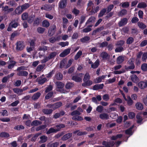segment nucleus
Here are the masks:
<instances>
[{"instance_id": "18", "label": "nucleus", "mask_w": 147, "mask_h": 147, "mask_svg": "<svg viewBox=\"0 0 147 147\" xmlns=\"http://www.w3.org/2000/svg\"><path fill=\"white\" fill-rule=\"evenodd\" d=\"M99 63V61L98 60H97L94 63H92L91 67L93 68H96L98 67Z\"/></svg>"}, {"instance_id": "1", "label": "nucleus", "mask_w": 147, "mask_h": 147, "mask_svg": "<svg viewBox=\"0 0 147 147\" xmlns=\"http://www.w3.org/2000/svg\"><path fill=\"white\" fill-rule=\"evenodd\" d=\"M121 94L125 100L127 101V105L129 106L132 105L134 103V102L131 98L130 96L129 95H127L126 98L125 95L122 92H121Z\"/></svg>"}, {"instance_id": "25", "label": "nucleus", "mask_w": 147, "mask_h": 147, "mask_svg": "<svg viewBox=\"0 0 147 147\" xmlns=\"http://www.w3.org/2000/svg\"><path fill=\"white\" fill-rule=\"evenodd\" d=\"M17 74L19 76H26L28 75V73L25 71H20L17 73Z\"/></svg>"}, {"instance_id": "23", "label": "nucleus", "mask_w": 147, "mask_h": 147, "mask_svg": "<svg viewBox=\"0 0 147 147\" xmlns=\"http://www.w3.org/2000/svg\"><path fill=\"white\" fill-rule=\"evenodd\" d=\"M72 119L74 120L79 121H82L83 120V118L79 116H75L72 117Z\"/></svg>"}, {"instance_id": "33", "label": "nucleus", "mask_w": 147, "mask_h": 147, "mask_svg": "<svg viewBox=\"0 0 147 147\" xmlns=\"http://www.w3.org/2000/svg\"><path fill=\"white\" fill-rule=\"evenodd\" d=\"M57 132L56 129L51 127L47 131L46 133L47 134H50L52 133H56Z\"/></svg>"}, {"instance_id": "7", "label": "nucleus", "mask_w": 147, "mask_h": 147, "mask_svg": "<svg viewBox=\"0 0 147 147\" xmlns=\"http://www.w3.org/2000/svg\"><path fill=\"white\" fill-rule=\"evenodd\" d=\"M70 51V49H67L65 50L63 52L61 53L59 55L60 57H63L69 54Z\"/></svg>"}, {"instance_id": "55", "label": "nucleus", "mask_w": 147, "mask_h": 147, "mask_svg": "<svg viewBox=\"0 0 147 147\" xmlns=\"http://www.w3.org/2000/svg\"><path fill=\"white\" fill-rule=\"evenodd\" d=\"M30 6V5L28 3L22 5L21 7L23 11L27 9Z\"/></svg>"}, {"instance_id": "58", "label": "nucleus", "mask_w": 147, "mask_h": 147, "mask_svg": "<svg viewBox=\"0 0 147 147\" xmlns=\"http://www.w3.org/2000/svg\"><path fill=\"white\" fill-rule=\"evenodd\" d=\"M147 59V52L144 53L142 55V59L143 61H145Z\"/></svg>"}, {"instance_id": "44", "label": "nucleus", "mask_w": 147, "mask_h": 147, "mask_svg": "<svg viewBox=\"0 0 147 147\" xmlns=\"http://www.w3.org/2000/svg\"><path fill=\"white\" fill-rule=\"evenodd\" d=\"M41 124V122L39 121L35 120L33 121L31 123V125L32 126H37Z\"/></svg>"}, {"instance_id": "27", "label": "nucleus", "mask_w": 147, "mask_h": 147, "mask_svg": "<svg viewBox=\"0 0 147 147\" xmlns=\"http://www.w3.org/2000/svg\"><path fill=\"white\" fill-rule=\"evenodd\" d=\"M147 6L146 4L143 2L139 3L137 6L139 8H144L146 7Z\"/></svg>"}, {"instance_id": "50", "label": "nucleus", "mask_w": 147, "mask_h": 147, "mask_svg": "<svg viewBox=\"0 0 147 147\" xmlns=\"http://www.w3.org/2000/svg\"><path fill=\"white\" fill-rule=\"evenodd\" d=\"M101 56L103 59H106L107 58L108 55L106 53L102 52L101 54Z\"/></svg>"}, {"instance_id": "20", "label": "nucleus", "mask_w": 147, "mask_h": 147, "mask_svg": "<svg viewBox=\"0 0 147 147\" xmlns=\"http://www.w3.org/2000/svg\"><path fill=\"white\" fill-rule=\"evenodd\" d=\"M136 107L138 110H142L143 108L142 104L140 102H137L136 104Z\"/></svg>"}, {"instance_id": "14", "label": "nucleus", "mask_w": 147, "mask_h": 147, "mask_svg": "<svg viewBox=\"0 0 147 147\" xmlns=\"http://www.w3.org/2000/svg\"><path fill=\"white\" fill-rule=\"evenodd\" d=\"M104 85L103 84H96L93 87L94 90H98V89H102Z\"/></svg>"}, {"instance_id": "16", "label": "nucleus", "mask_w": 147, "mask_h": 147, "mask_svg": "<svg viewBox=\"0 0 147 147\" xmlns=\"http://www.w3.org/2000/svg\"><path fill=\"white\" fill-rule=\"evenodd\" d=\"M124 57L120 56L117 57V63L119 64L122 63L124 60Z\"/></svg>"}, {"instance_id": "36", "label": "nucleus", "mask_w": 147, "mask_h": 147, "mask_svg": "<svg viewBox=\"0 0 147 147\" xmlns=\"http://www.w3.org/2000/svg\"><path fill=\"white\" fill-rule=\"evenodd\" d=\"M42 25L43 27H47L50 25L49 22L46 20H44L42 22Z\"/></svg>"}, {"instance_id": "15", "label": "nucleus", "mask_w": 147, "mask_h": 147, "mask_svg": "<svg viewBox=\"0 0 147 147\" xmlns=\"http://www.w3.org/2000/svg\"><path fill=\"white\" fill-rule=\"evenodd\" d=\"M23 11L22 9L20 6L18 7L15 10V13L17 14H20Z\"/></svg>"}, {"instance_id": "22", "label": "nucleus", "mask_w": 147, "mask_h": 147, "mask_svg": "<svg viewBox=\"0 0 147 147\" xmlns=\"http://www.w3.org/2000/svg\"><path fill=\"white\" fill-rule=\"evenodd\" d=\"M14 92L19 95L22 94L23 91V90L19 88H14L13 89Z\"/></svg>"}, {"instance_id": "45", "label": "nucleus", "mask_w": 147, "mask_h": 147, "mask_svg": "<svg viewBox=\"0 0 147 147\" xmlns=\"http://www.w3.org/2000/svg\"><path fill=\"white\" fill-rule=\"evenodd\" d=\"M82 52L81 51H79L75 56L74 59L75 60L78 59L82 55Z\"/></svg>"}, {"instance_id": "28", "label": "nucleus", "mask_w": 147, "mask_h": 147, "mask_svg": "<svg viewBox=\"0 0 147 147\" xmlns=\"http://www.w3.org/2000/svg\"><path fill=\"white\" fill-rule=\"evenodd\" d=\"M9 134L7 132H3L0 133V137L7 138L9 137Z\"/></svg>"}, {"instance_id": "62", "label": "nucleus", "mask_w": 147, "mask_h": 147, "mask_svg": "<svg viewBox=\"0 0 147 147\" xmlns=\"http://www.w3.org/2000/svg\"><path fill=\"white\" fill-rule=\"evenodd\" d=\"M38 32L40 33H43L45 30V29L41 27H38L37 29Z\"/></svg>"}, {"instance_id": "59", "label": "nucleus", "mask_w": 147, "mask_h": 147, "mask_svg": "<svg viewBox=\"0 0 147 147\" xmlns=\"http://www.w3.org/2000/svg\"><path fill=\"white\" fill-rule=\"evenodd\" d=\"M28 18V22L29 23H32L34 20V15H33L31 16H30Z\"/></svg>"}, {"instance_id": "49", "label": "nucleus", "mask_w": 147, "mask_h": 147, "mask_svg": "<svg viewBox=\"0 0 147 147\" xmlns=\"http://www.w3.org/2000/svg\"><path fill=\"white\" fill-rule=\"evenodd\" d=\"M59 45L61 46L62 47H64L68 45L69 42H61L59 43Z\"/></svg>"}, {"instance_id": "5", "label": "nucleus", "mask_w": 147, "mask_h": 147, "mask_svg": "<svg viewBox=\"0 0 147 147\" xmlns=\"http://www.w3.org/2000/svg\"><path fill=\"white\" fill-rule=\"evenodd\" d=\"M24 46L23 42L21 41H18L16 43V49L17 50L20 51L22 50Z\"/></svg>"}, {"instance_id": "11", "label": "nucleus", "mask_w": 147, "mask_h": 147, "mask_svg": "<svg viewBox=\"0 0 147 147\" xmlns=\"http://www.w3.org/2000/svg\"><path fill=\"white\" fill-rule=\"evenodd\" d=\"M127 19L126 18H124L119 22V25L120 26H124L127 23Z\"/></svg>"}, {"instance_id": "13", "label": "nucleus", "mask_w": 147, "mask_h": 147, "mask_svg": "<svg viewBox=\"0 0 147 147\" xmlns=\"http://www.w3.org/2000/svg\"><path fill=\"white\" fill-rule=\"evenodd\" d=\"M131 79L134 82L136 83L139 81V79L135 75L133 74L131 76Z\"/></svg>"}, {"instance_id": "56", "label": "nucleus", "mask_w": 147, "mask_h": 147, "mask_svg": "<svg viewBox=\"0 0 147 147\" xmlns=\"http://www.w3.org/2000/svg\"><path fill=\"white\" fill-rule=\"evenodd\" d=\"M16 62L14 61H11V63L9 64L8 66V68L9 69H11L13 68Z\"/></svg>"}, {"instance_id": "31", "label": "nucleus", "mask_w": 147, "mask_h": 147, "mask_svg": "<svg viewBox=\"0 0 147 147\" xmlns=\"http://www.w3.org/2000/svg\"><path fill=\"white\" fill-rule=\"evenodd\" d=\"M40 93L38 92L33 95L32 97V99L35 100L38 99L40 95Z\"/></svg>"}, {"instance_id": "54", "label": "nucleus", "mask_w": 147, "mask_h": 147, "mask_svg": "<svg viewBox=\"0 0 147 147\" xmlns=\"http://www.w3.org/2000/svg\"><path fill=\"white\" fill-rule=\"evenodd\" d=\"M106 9H103L99 13L98 16L99 17H101L103 16L106 12Z\"/></svg>"}, {"instance_id": "21", "label": "nucleus", "mask_w": 147, "mask_h": 147, "mask_svg": "<svg viewBox=\"0 0 147 147\" xmlns=\"http://www.w3.org/2000/svg\"><path fill=\"white\" fill-rule=\"evenodd\" d=\"M7 4L13 7H16L17 5L15 1L13 0L9 1L7 2Z\"/></svg>"}, {"instance_id": "10", "label": "nucleus", "mask_w": 147, "mask_h": 147, "mask_svg": "<svg viewBox=\"0 0 147 147\" xmlns=\"http://www.w3.org/2000/svg\"><path fill=\"white\" fill-rule=\"evenodd\" d=\"M59 6L61 8H64L65 7L67 4L66 0H61L59 2Z\"/></svg>"}, {"instance_id": "26", "label": "nucleus", "mask_w": 147, "mask_h": 147, "mask_svg": "<svg viewBox=\"0 0 147 147\" xmlns=\"http://www.w3.org/2000/svg\"><path fill=\"white\" fill-rule=\"evenodd\" d=\"M95 18L94 17H91L88 20L86 23V24H87L88 23H93L95 22Z\"/></svg>"}, {"instance_id": "4", "label": "nucleus", "mask_w": 147, "mask_h": 147, "mask_svg": "<svg viewBox=\"0 0 147 147\" xmlns=\"http://www.w3.org/2000/svg\"><path fill=\"white\" fill-rule=\"evenodd\" d=\"M62 105V103L61 102H59L53 105L49 104L47 106L49 107L50 108H51L53 109H55L61 106Z\"/></svg>"}, {"instance_id": "30", "label": "nucleus", "mask_w": 147, "mask_h": 147, "mask_svg": "<svg viewBox=\"0 0 147 147\" xmlns=\"http://www.w3.org/2000/svg\"><path fill=\"white\" fill-rule=\"evenodd\" d=\"M100 117L102 119H107L109 118L108 115L106 113L100 114Z\"/></svg>"}, {"instance_id": "3", "label": "nucleus", "mask_w": 147, "mask_h": 147, "mask_svg": "<svg viewBox=\"0 0 147 147\" xmlns=\"http://www.w3.org/2000/svg\"><path fill=\"white\" fill-rule=\"evenodd\" d=\"M138 86L140 89H144L147 87V81L140 82L138 83Z\"/></svg>"}, {"instance_id": "32", "label": "nucleus", "mask_w": 147, "mask_h": 147, "mask_svg": "<svg viewBox=\"0 0 147 147\" xmlns=\"http://www.w3.org/2000/svg\"><path fill=\"white\" fill-rule=\"evenodd\" d=\"M138 27L142 29H144L146 27V26L143 23L139 22L138 23Z\"/></svg>"}, {"instance_id": "6", "label": "nucleus", "mask_w": 147, "mask_h": 147, "mask_svg": "<svg viewBox=\"0 0 147 147\" xmlns=\"http://www.w3.org/2000/svg\"><path fill=\"white\" fill-rule=\"evenodd\" d=\"M83 112L82 109L80 107H78L76 110L74 111L71 113V115L73 116L75 115H80L81 113Z\"/></svg>"}, {"instance_id": "61", "label": "nucleus", "mask_w": 147, "mask_h": 147, "mask_svg": "<svg viewBox=\"0 0 147 147\" xmlns=\"http://www.w3.org/2000/svg\"><path fill=\"white\" fill-rule=\"evenodd\" d=\"M102 98L105 101H107L109 99V95L108 94H105L103 96Z\"/></svg>"}, {"instance_id": "64", "label": "nucleus", "mask_w": 147, "mask_h": 147, "mask_svg": "<svg viewBox=\"0 0 147 147\" xmlns=\"http://www.w3.org/2000/svg\"><path fill=\"white\" fill-rule=\"evenodd\" d=\"M103 109V107L101 106H99L97 107L96 109V110L99 113H101Z\"/></svg>"}, {"instance_id": "53", "label": "nucleus", "mask_w": 147, "mask_h": 147, "mask_svg": "<svg viewBox=\"0 0 147 147\" xmlns=\"http://www.w3.org/2000/svg\"><path fill=\"white\" fill-rule=\"evenodd\" d=\"M133 127H132L126 130L125 131V133L128 135H132V130L133 129Z\"/></svg>"}, {"instance_id": "9", "label": "nucleus", "mask_w": 147, "mask_h": 147, "mask_svg": "<svg viewBox=\"0 0 147 147\" xmlns=\"http://www.w3.org/2000/svg\"><path fill=\"white\" fill-rule=\"evenodd\" d=\"M40 9L42 10L49 11L52 9V7L50 5L46 4L41 7Z\"/></svg>"}, {"instance_id": "47", "label": "nucleus", "mask_w": 147, "mask_h": 147, "mask_svg": "<svg viewBox=\"0 0 147 147\" xmlns=\"http://www.w3.org/2000/svg\"><path fill=\"white\" fill-rule=\"evenodd\" d=\"M45 65H38L36 69V70L37 71H41L44 68Z\"/></svg>"}, {"instance_id": "17", "label": "nucleus", "mask_w": 147, "mask_h": 147, "mask_svg": "<svg viewBox=\"0 0 147 147\" xmlns=\"http://www.w3.org/2000/svg\"><path fill=\"white\" fill-rule=\"evenodd\" d=\"M72 134L71 133H69L64 135L62 138V140H65L71 136Z\"/></svg>"}, {"instance_id": "42", "label": "nucleus", "mask_w": 147, "mask_h": 147, "mask_svg": "<svg viewBox=\"0 0 147 147\" xmlns=\"http://www.w3.org/2000/svg\"><path fill=\"white\" fill-rule=\"evenodd\" d=\"M52 111V110L50 109H44L42 110L43 113L46 114H49L51 113Z\"/></svg>"}, {"instance_id": "35", "label": "nucleus", "mask_w": 147, "mask_h": 147, "mask_svg": "<svg viewBox=\"0 0 147 147\" xmlns=\"http://www.w3.org/2000/svg\"><path fill=\"white\" fill-rule=\"evenodd\" d=\"M90 76L89 75V73L88 72H87L85 74V75L84 78L83 79V80L84 82H86L90 79Z\"/></svg>"}, {"instance_id": "51", "label": "nucleus", "mask_w": 147, "mask_h": 147, "mask_svg": "<svg viewBox=\"0 0 147 147\" xmlns=\"http://www.w3.org/2000/svg\"><path fill=\"white\" fill-rule=\"evenodd\" d=\"M57 55L56 52H53L51 53L48 56V57L49 59H52L53 58Z\"/></svg>"}, {"instance_id": "60", "label": "nucleus", "mask_w": 147, "mask_h": 147, "mask_svg": "<svg viewBox=\"0 0 147 147\" xmlns=\"http://www.w3.org/2000/svg\"><path fill=\"white\" fill-rule=\"evenodd\" d=\"M127 11L126 10L123 9L122 10L119 14V16H122L123 15H125L127 13Z\"/></svg>"}, {"instance_id": "37", "label": "nucleus", "mask_w": 147, "mask_h": 147, "mask_svg": "<svg viewBox=\"0 0 147 147\" xmlns=\"http://www.w3.org/2000/svg\"><path fill=\"white\" fill-rule=\"evenodd\" d=\"M28 17V15L27 13L25 12L23 13L22 16V18L23 20H27Z\"/></svg>"}, {"instance_id": "39", "label": "nucleus", "mask_w": 147, "mask_h": 147, "mask_svg": "<svg viewBox=\"0 0 147 147\" xmlns=\"http://www.w3.org/2000/svg\"><path fill=\"white\" fill-rule=\"evenodd\" d=\"M122 136V135L121 134H119L117 135L116 136H113L111 137V139L113 140H115L118 138H121Z\"/></svg>"}, {"instance_id": "12", "label": "nucleus", "mask_w": 147, "mask_h": 147, "mask_svg": "<svg viewBox=\"0 0 147 147\" xmlns=\"http://www.w3.org/2000/svg\"><path fill=\"white\" fill-rule=\"evenodd\" d=\"M113 143V141L109 142L104 141L103 142L102 144L105 146V147H110L111 146H112L114 145Z\"/></svg>"}, {"instance_id": "2", "label": "nucleus", "mask_w": 147, "mask_h": 147, "mask_svg": "<svg viewBox=\"0 0 147 147\" xmlns=\"http://www.w3.org/2000/svg\"><path fill=\"white\" fill-rule=\"evenodd\" d=\"M83 76L82 74H80L77 76H75L72 77V79L76 82H80L82 81V78Z\"/></svg>"}, {"instance_id": "52", "label": "nucleus", "mask_w": 147, "mask_h": 147, "mask_svg": "<svg viewBox=\"0 0 147 147\" xmlns=\"http://www.w3.org/2000/svg\"><path fill=\"white\" fill-rule=\"evenodd\" d=\"M24 126L22 125H18L15 126L14 127V129L17 130H20L21 129H24Z\"/></svg>"}, {"instance_id": "43", "label": "nucleus", "mask_w": 147, "mask_h": 147, "mask_svg": "<svg viewBox=\"0 0 147 147\" xmlns=\"http://www.w3.org/2000/svg\"><path fill=\"white\" fill-rule=\"evenodd\" d=\"M56 85L57 88H63L64 86V84L62 82H57L56 83Z\"/></svg>"}, {"instance_id": "63", "label": "nucleus", "mask_w": 147, "mask_h": 147, "mask_svg": "<svg viewBox=\"0 0 147 147\" xmlns=\"http://www.w3.org/2000/svg\"><path fill=\"white\" fill-rule=\"evenodd\" d=\"M53 94V92H51L49 93L45 96L46 99H48L49 98L51 97Z\"/></svg>"}, {"instance_id": "46", "label": "nucleus", "mask_w": 147, "mask_h": 147, "mask_svg": "<svg viewBox=\"0 0 147 147\" xmlns=\"http://www.w3.org/2000/svg\"><path fill=\"white\" fill-rule=\"evenodd\" d=\"M141 68L142 70L146 71L147 70V64L144 63L142 64L141 66Z\"/></svg>"}, {"instance_id": "57", "label": "nucleus", "mask_w": 147, "mask_h": 147, "mask_svg": "<svg viewBox=\"0 0 147 147\" xmlns=\"http://www.w3.org/2000/svg\"><path fill=\"white\" fill-rule=\"evenodd\" d=\"M140 114H138L136 116V117L137 119V122L138 123H141L142 119V117L140 116Z\"/></svg>"}, {"instance_id": "38", "label": "nucleus", "mask_w": 147, "mask_h": 147, "mask_svg": "<svg viewBox=\"0 0 147 147\" xmlns=\"http://www.w3.org/2000/svg\"><path fill=\"white\" fill-rule=\"evenodd\" d=\"M57 129H56L57 132L59 131L60 129L65 127V125L63 124H61L57 125L56 126Z\"/></svg>"}, {"instance_id": "41", "label": "nucleus", "mask_w": 147, "mask_h": 147, "mask_svg": "<svg viewBox=\"0 0 147 147\" xmlns=\"http://www.w3.org/2000/svg\"><path fill=\"white\" fill-rule=\"evenodd\" d=\"M90 39V37L88 36H86L81 39V41L84 43L87 42Z\"/></svg>"}, {"instance_id": "19", "label": "nucleus", "mask_w": 147, "mask_h": 147, "mask_svg": "<svg viewBox=\"0 0 147 147\" xmlns=\"http://www.w3.org/2000/svg\"><path fill=\"white\" fill-rule=\"evenodd\" d=\"M84 82V83L82 84V85L85 87L87 86H90L92 84V82L89 80Z\"/></svg>"}, {"instance_id": "40", "label": "nucleus", "mask_w": 147, "mask_h": 147, "mask_svg": "<svg viewBox=\"0 0 147 147\" xmlns=\"http://www.w3.org/2000/svg\"><path fill=\"white\" fill-rule=\"evenodd\" d=\"M134 41L133 38L132 37H129L127 39L126 43L127 44H130L132 43Z\"/></svg>"}, {"instance_id": "48", "label": "nucleus", "mask_w": 147, "mask_h": 147, "mask_svg": "<svg viewBox=\"0 0 147 147\" xmlns=\"http://www.w3.org/2000/svg\"><path fill=\"white\" fill-rule=\"evenodd\" d=\"M55 78L58 80H60L62 78V75L60 73H58L55 76Z\"/></svg>"}, {"instance_id": "29", "label": "nucleus", "mask_w": 147, "mask_h": 147, "mask_svg": "<svg viewBox=\"0 0 147 147\" xmlns=\"http://www.w3.org/2000/svg\"><path fill=\"white\" fill-rule=\"evenodd\" d=\"M40 143H44L47 141V137L45 136H43L40 137Z\"/></svg>"}, {"instance_id": "24", "label": "nucleus", "mask_w": 147, "mask_h": 147, "mask_svg": "<svg viewBox=\"0 0 147 147\" xmlns=\"http://www.w3.org/2000/svg\"><path fill=\"white\" fill-rule=\"evenodd\" d=\"M59 145V143L56 142L53 143H49L48 144V147H57Z\"/></svg>"}, {"instance_id": "8", "label": "nucleus", "mask_w": 147, "mask_h": 147, "mask_svg": "<svg viewBox=\"0 0 147 147\" xmlns=\"http://www.w3.org/2000/svg\"><path fill=\"white\" fill-rule=\"evenodd\" d=\"M18 19H17L16 20H13L10 23V24L12 28H16L18 26L19 24L18 22Z\"/></svg>"}, {"instance_id": "34", "label": "nucleus", "mask_w": 147, "mask_h": 147, "mask_svg": "<svg viewBox=\"0 0 147 147\" xmlns=\"http://www.w3.org/2000/svg\"><path fill=\"white\" fill-rule=\"evenodd\" d=\"M64 114L63 111L61 112L60 113H56L54 115L53 117L55 119H57L61 115H63Z\"/></svg>"}]
</instances>
